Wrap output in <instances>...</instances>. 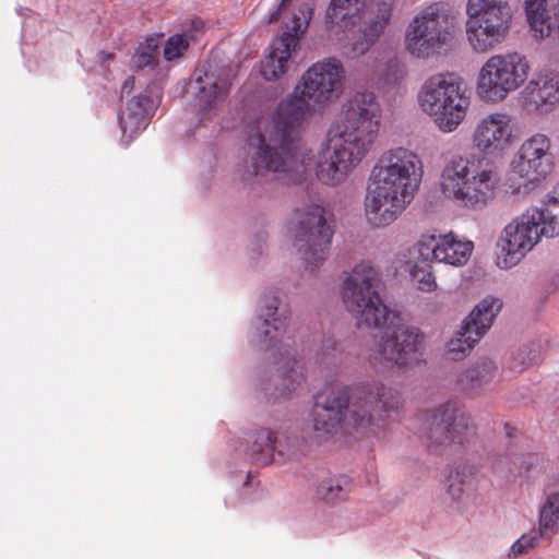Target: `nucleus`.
<instances>
[{
	"instance_id": "obj_11",
	"label": "nucleus",
	"mask_w": 559,
	"mask_h": 559,
	"mask_svg": "<svg viewBox=\"0 0 559 559\" xmlns=\"http://www.w3.org/2000/svg\"><path fill=\"white\" fill-rule=\"evenodd\" d=\"M530 70L528 61L522 53L491 56L478 73L477 94L486 102H501L527 80Z\"/></svg>"
},
{
	"instance_id": "obj_14",
	"label": "nucleus",
	"mask_w": 559,
	"mask_h": 559,
	"mask_svg": "<svg viewBox=\"0 0 559 559\" xmlns=\"http://www.w3.org/2000/svg\"><path fill=\"white\" fill-rule=\"evenodd\" d=\"M233 74L230 68L211 63L194 70L191 79L193 106L201 119L215 116L230 94Z\"/></svg>"
},
{
	"instance_id": "obj_1",
	"label": "nucleus",
	"mask_w": 559,
	"mask_h": 559,
	"mask_svg": "<svg viewBox=\"0 0 559 559\" xmlns=\"http://www.w3.org/2000/svg\"><path fill=\"white\" fill-rule=\"evenodd\" d=\"M343 81L344 68L336 58L318 61L302 74L293 94L278 104L263 129L249 138L254 152L245 175L247 182L258 183L269 174L286 185L305 178L312 158L300 142L298 127L307 116L338 97Z\"/></svg>"
},
{
	"instance_id": "obj_3",
	"label": "nucleus",
	"mask_w": 559,
	"mask_h": 559,
	"mask_svg": "<svg viewBox=\"0 0 559 559\" xmlns=\"http://www.w3.org/2000/svg\"><path fill=\"white\" fill-rule=\"evenodd\" d=\"M381 108L372 93H356L343 106V117L328 133V147L317 163V177L328 186L343 182L364 159L378 136Z\"/></svg>"
},
{
	"instance_id": "obj_43",
	"label": "nucleus",
	"mask_w": 559,
	"mask_h": 559,
	"mask_svg": "<svg viewBox=\"0 0 559 559\" xmlns=\"http://www.w3.org/2000/svg\"><path fill=\"white\" fill-rule=\"evenodd\" d=\"M133 78H129L128 80H126V82L123 83V86H122V92H130L131 88L133 87Z\"/></svg>"
},
{
	"instance_id": "obj_38",
	"label": "nucleus",
	"mask_w": 559,
	"mask_h": 559,
	"mask_svg": "<svg viewBox=\"0 0 559 559\" xmlns=\"http://www.w3.org/2000/svg\"><path fill=\"white\" fill-rule=\"evenodd\" d=\"M545 204L548 206V214L554 215L557 221L552 222L555 228L559 229V182L546 195Z\"/></svg>"
},
{
	"instance_id": "obj_6",
	"label": "nucleus",
	"mask_w": 559,
	"mask_h": 559,
	"mask_svg": "<svg viewBox=\"0 0 559 559\" xmlns=\"http://www.w3.org/2000/svg\"><path fill=\"white\" fill-rule=\"evenodd\" d=\"M499 178L492 169H479L466 157L451 158L442 169L440 187L445 198L460 206L479 211L496 197Z\"/></svg>"
},
{
	"instance_id": "obj_23",
	"label": "nucleus",
	"mask_w": 559,
	"mask_h": 559,
	"mask_svg": "<svg viewBox=\"0 0 559 559\" xmlns=\"http://www.w3.org/2000/svg\"><path fill=\"white\" fill-rule=\"evenodd\" d=\"M248 442L246 455L252 464L258 466L270 464L274 460L275 453L283 460L294 455L290 448L285 449L270 429L254 431L249 436Z\"/></svg>"
},
{
	"instance_id": "obj_7",
	"label": "nucleus",
	"mask_w": 559,
	"mask_h": 559,
	"mask_svg": "<svg viewBox=\"0 0 559 559\" xmlns=\"http://www.w3.org/2000/svg\"><path fill=\"white\" fill-rule=\"evenodd\" d=\"M417 102L438 129L445 133L459 128L471 105L462 80L449 72L430 75L420 86Z\"/></svg>"
},
{
	"instance_id": "obj_20",
	"label": "nucleus",
	"mask_w": 559,
	"mask_h": 559,
	"mask_svg": "<svg viewBox=\"0 0 559 559\" xmlns=\"http://www.w3.org/2000/svg\"><path fill=\"white\" fill-rule=\"evenodd\" d=\"M394 0H371L360 12L358 38L352 45L354 56L366 53L389 25Z\"/></svg>"
},
{
	"instance_id": "obj_16",
	"label": "nucleus",
	"mask_w": 559,
	"mask_h": 559,
	"mask_svg": "<svg viewBox=\"0 0 559 559\" xmlns=\"http://www.w3.org/2000/svg\"><path fill=\"white\" fill-rule=\"evenodd\" d=\"M311 15L312 9L300 8L299 14H293L286 23L289 31L271 43L269 52L261 62V74L266 81L277 80L286 73L292 51L297 47L299 36L307 29Z\"/></svg>"
},
{
	"instance_id": "obj_12",
	"label": "nucleus",
	"mask_w": 559,
	"mask_h": 559,
	"mask_svg": "<svg viewBox=\"0 0 559 559\" xmlns=\"http://www.w3.org/2000/svg\"><path fill=\"white\" fill-rule=\"evenodd\" d=\"M294 233V246L306 267L313 271L326 259L333 236L324 207L312 203L297 209Z\"/></svg>"
},
{
	"instance_id": "obj_19",
	"label": "nucleus",
	"mask_w": 559,
	"mask_h": 559,
	"mask_svg": "<svg viewBox=\"0 0 559 559\" xmlns=\"http://www.w3.org/2000/svg\"><path fill=\"white\" fill-rule=\"evenodd\" d=\"M424 262H438L452 266L466 264L474 249L469 240L460 239L452 231L445 235L421 234L416 243Z\"/></svg>"
},
{
	"instance_id": "obj_17",
	"label": "nucleus",
	"mask_w": 559,
	"mask_h": 559,
	"mask_svg": "<svg viewBox=\"0 0 559 559\" xmlns=\"http://www.w3.org/2000/svg\"><path fill=\"white\" fill-rule=\"evenodd\" d=\"M502 307L498 298L486 297L463 321L460 331L447 345L452 360L463 359L491 326L495 317Z\"/></svg>"
},
{
	"instance_id": "obj_22",
	"label": "nucleus",
	"mask_w": 559,
	"mask_h": 559,
	"mask_svg": "<svg viewBox=\"0 0 559 559\" xmlns=\"http://www.w3.org/2000/svg\"><path fill=\"white\" fill-rule=\"evenodd\" d=\"M524 10L535 38L559 40V12L547 0H525Z\"/></svg>"
},
{
	"instance_id": "obj_34",
	"label": "nucleus",
	"mask_w": 559,
	"mask_h": 559,
	"mask_svg": "<svg viewBox=\"0 0 559 559\" xmlns=\"http://www.w3.org/2000/svg\"><path fill=\"white\" fill-rule=\"evenodd\" d=\"M448 495L453 501H460L467 484L465 479V469H455L448 477Z\"/></svg>"
},
{
	"instance_id": "obj_8",
	"label": "nucleus",
	"mask_w": 559,
	"mask_h": 559,
	"mask_svg": "<svg viewBox=\"0 0 559 559\" xmlns=\"http://www.w3.org/2000/svg\"><path fill=\"white\" fill-rule=\"evenodd\" d=\"M466 13V37L475 52H489L509 36L513 13L507 0H467Z\"/></svg>"
},
{
	"instance_id": "obj_26",
	"label": "nucleus",
	"mask_w": 559,
	"mask_h": 559,
	"mask_svg": "<svg viewBox=\"0 0 559 559\" xmlns=\"http://www.w3.org/2000/svg\"><path fill=\"white\" fill-rule=\"evenodd\" d=\"M495 372L496 366L493 361L485 359L464 370L460 374L457 382L464 390L477 389L490 382L495 377Z\"/></svg>"
},
{
	"instance_id": "obj_24",
	"label": "nucleus",
	"mask_w": 559,
	"mask_h": 559,
	"mask_svg": "<svg viewBox=\"0 0 559 559\" xmlns=\"http://www.w3.org/2000/svg\"><path fill=\"white\" fill-rule=\"evenodd\" d=\"M362 0H331L324 16L328 28L347 31L354 27L362 10Z\"/></svg>"
},
{
	"instance_id": "obj_27",
	"label": "nucleus",
	"mask_w": 559,
	"mask_h": 559,
	"mask_svg": "<svg viewBox=\"0 0 559 559\" xmlns=\"http://www.w3.org/2000/svg\"><path fill=\"white\" fill-rule=\"evenodd\" d=\"M559 525V492L547 496L539 509V537H548L558 531Z\"/></svg>"
},
{
	"instance_id": "obj_28",
	"label": "nucleus",
	"mask_w": 559,
	"mask_h": 559,
	"mask_svg": "<svg viewBox=\"0 0 559 559\" xmlns=\"http://www.w3.org/2000/svg\"><path fill=\"white\" fill-rule=\"evenodd\" d=\"M159 41L157 38L148 37L138 47L132 62L135 68L143 69L146 67L154 68L158 61Z\"/></svg>"
},
{
	"instance_id": "obj_41",
	"label": "nucleus",
	"mask_w": 559,
	"mask_h": 559,
	"mask_svg": "<svg viewBox=\"0 0 559 559\" xmlns=\"http://www.w3.org/2000/svg\"><path fill=\"white\" fill-rule=\"evenodd\" d=\"M115 59V55L112 52H108L105 50H102L98 52V60L102 63V66H107L109 62H111Z\"/></svg>"
},
{
	"instance_id": "obj_37",
	"label": "nucleus",
	"mask_w": 559,
	"mask_h": 559,
	"mask_svg": "<svg viewBox=\"0 0 559 559\" xmlns=\"http://www.w3.org/2000/svg\"><path fill=\"white\" fill-rule=\"evenodd\" d=\"M342 354V350L337 344V342L332 338V337H328L325 340H323L322 344H321V347H320V350L318 352V359L321 361V362H328V361H333L335 360L337 357H340Z\"/></svg>"
},
{
	"instance_id": "obj_4",
	"label": "nucleus",
	"mask_w": 559,
	"mask_h": 559,
	"mask_svg": "<svg viewBox=\"0 0 559 559\" xmlns=\"http://www.w3.org/2000/svg\"><path fill=\"white\" fill-rule=\"evenodd\" d=\"M400 406V393L377 380L361 381L352 388L329 386L316 395L313 429L332 435L342 425L368 427L385 420Z\"/></svg>"
},
{
	"instance_id": "obj_5",
	"label": "nucleus",
	"mask_w": 559,
	"mask_h": 559,
	"mask_svg": "<svg viewBox=\"0 0 559 559\" xmlns=\"http://www.w3.org/2000/svg\"><path fill=\"white\" fill-rule=\"evenodd\" d=\"M424 176L420 157L405 147L381 154L369 175L365 217L374 228L394 223L414 200Z\"/></svg>"
},
{
	"instance_id": "obj_32",
	"label": "nucleus",
	"mask_w": 559,
	"mask_h": 559,
	"mask_svg": "<svg viewBox=\"0 0 559 559\" xmlns=\"http://www.w3.org/2000/svg\"><path fill=\"white\" fill-rule=\"evenodd\" d=\"M343 486L340 479L328 478L322 480L317 488L318 498L326 502H335L343 498Z\"/></svg>"
},
{
	"instance_id": "obj_9",
	"label": "nucleus",
	"mask_w": 559,
	"mask_h": 559,
	"mask_svg": "<svg viewBox=\"0 0 559 559\" xmlns=\"http://www.w3.org/2000/svg\"><path fill=\"white\" fill-rule=\"evenodd\" d=\"M453 39L450 15L441 3H432L411 21L405 31L406 51L417 59H429L445 50Z\"/></svg>"
},
{
	"instance_id": "obj_29",
	"label": "nucleus",
	"mask_w": 559,
	"mask_h": 559,
	"mask_svg": "<svg viewBox=\"0 0 559 559\" xmlns=\"http://www.w3.org/2000/svg\"><path fill=\"white\" fill-rule=\"evenodd\" d=\"M407 75V68L404 61L397 57L389 59L380 73V81L384 85H399Z\"/></svg>"
},
{
	"instance_id": "obj_21",
	"label": "nucleus",
	"mask_w": 559,
	"mask_h": 559,
	"mask_svg": "<svg viewBox=\"0 0 559 559\" xmlns=\"http://www.w3.org/2000/svg\"><path fill=\"white\" fill-rule=\"evenodd\" d=\"M527 111L548 114L559 104V74L552 71L537 74L523 91Z\"/></svg>"
},
{
	"instance_id": "obj_31",
	"label": "nucleus",
	"mask_w": 559,
	"mask_h": 559,
	"mask_svg": "<svg viewBox=\"0 0 559 559\" xmlns=\"http://www.w3.org/2000/svg\"><path fill=\"white\" fill-rule=\"evenodd\" d=\"M287 361L283 366L284 370V381H289V384L285 388V392L283 394H288L289 392L294 391L296 386L301 384V381L304 380V374L301 372V366L299 362L295 359V357H289V354H287Z\"/></svg>"
},
{
	"instance_id": "obj_39",
	"label": "nucleus",
	"mask_w": 559,
	"mask_h": 559,
	"mask_svg": "<svg viewBox=\"0 0 559 559\" xmlns=\"http://www.w3.org/2000/svg\"><path fill=\"white\" fill-rule=\"evenodd\" d=\"M530 353L531 352H528L526 347L521 348L518 355L511 360L510 369L520 372L533 364L535 361V356L532 358L528 357Z\"/></svg>"
},
{
	"instance_id": "obj_15",
	"label": "nucleus",
	"mask_w": 559,
	"mask_h": 559,
	"mask_svg": "<svg viewBox=\"0 0 559 559\" xmlns=\"http://www.w3.org/2000/svg\"><path fill=\"white\" fill-rule=\"evenodd\" d=\"M551 146L550 138L540 132L525 139L511 160V174L531 183L545 179L555 165Z\"/></svg>"
},
{
	"instance_id": "obj_18",
	"label": "nucleus",
	"mask_w": 559,
	"mask_h": 559,
	"mask_svg": "<svg viewBox=\"0 0 559 559\" xmlns=\"http://www.w3.org/2000/svg\"><path fill=\"white\" fill-rule=\"evenodd\" d=\"M513 143L512 118L496 111L483 117L472 133L473 147L485 156H501Z\"/></svg>"
},
{
	"instance_id": "obj_2",
	"label": "nucleus",
	"mask_w": 559,
	"mask_h": 559,
	"mask_svg": "<svg viewBox=\"0 0 559 559\" xmlns=\"http://www.w3.org/2000/svg\"><path fill=\"white\" fill-rule=\"evenodd\" d=\"M380 272L369 261L357 263L343 281L342 301L358 325L384 330L377 349L370 354L373 366L406 368L420 360L424 335L388 308L379 295Z\"/></svg>"
},
{
	"instance_id": "obj_10",
	"label": "nucleus",
	"mask_w": 559,
	"mask_h": 559,
	"mask_svg": "<svg viewBox=\"0 0 559 559\" xmlns=\"http://www.w3.org/2000/svg\"><path fill=\"white\" fill-rule=\"evenodd\" d=\"M557 221L548 214V206L543 202L542 207H531L521 216L513 219L504 228L501 250L504 254L498 265L503 269L518 264L540 240L542 236L559 235L552 222Z\"/></svg>"
},
{
	"instance_id": "obj_33",
	"label": "nucleus",
	"mask_w": 559,
	"mask_h": 559,
	"mask_svg": "<svg viewBox=\"0 0 559 559\" xmlns=\"http://www.w3.org/2000/svg\"><path fill=\"white\" fill-rule=\"evenodd\" d=\"M189 43L185 35L177 34L170 36L164 47V57L167 61L175 60L180 57L188 48Z\"/></svg>"
},
{
	"instance_id": "obj_42",
	"label": "nucleus",
	"mask_w": 559,
	"mask_h": 559,
	"mask_svg": "<svg viewBox=\"0 0 559 559\" xmlns=\"http://www.w3.org/2000/svg\"><path fill=\"white\" fill-rule=\"evenodd\" d=\"M119 124H120V128L122 129V131L124 133L127 131V124H128V121H127L124 112H121L119 115Z\"/></svg>"
},
{
	"instance_id": "obj_13",
	"label": "nucleus",
	"mask_w": 559,
	"mask_h": 559,
	"mask_svg": "<svg viewBox=\"0 0 559 559\" xmlns=\"http://www.w3.org/2000/svg\"><path fill=\"white\" fill-rule=\"evenodd\" d=\"M469 420L459 401L450 400L440 404L426 418V447L429 451L437 452L451 443H463L471 430Z\"/></svg>"
},
{
	"instance_id": "obj_25",
	"label": "nucleus",
	"mask_w": 559,
	"mask_h": 559,
	"mask_svg": "<svg viewBox=\"0 0 559 559\" xmlns=\"http://www.w3.org/2000/svg\"><path fill=\"white\" fill-rule=\"evenodd\" d=\"M264 310L261 309L260 319L262 321L263 332L260 334V342L265 349L272 347V342L277 338L284 330V320L277 318L278 299L277 297H265Z\"/></svg>"
},
{
	"instance_id": "obj_40",
	"label": "nucleus",
	"mask_w": 559,
	"mask_h": 559,
	"mask_svg": "<svg viewBox=\"0 0 559 559\" xmlns=\"http://www.w3.org/2000/svg\"><path fill=\"white\" fill-rule=\"evenodd\" d=\"M290 2H292V0H282L278 4V8L274 12L271 13L270 22L278 20L282 10L285 9Z\"/></svg>"
},
{
	"instance_id": "obj_36",
	"label": "nucleus",
	"mask_w": 559,
	"mask_h": 559,
	"mask_svg": "<svg viewBox=\"0 0 559 559\" xmlns=\"http://www.w3.org/2000/svg\"><path fill=\"white\" fill-rule=\"evenodd\" d=\"M152 104V99L146 95H140L134 97L128 103L129 117L144 118L148 114V108Z\"/></svg>"
},
{
	"instance_id": "obj_30",
	"label": "nucleus",
	"mask_w": 559,
	"mask_h": 559,
	"mask_svg": "<svg viewBox=\"0 0 559 559\" xmlns=\"http://www.w3.org/2000/svg\"><path fill=\"white\" fill-rule=\"evenodd\" d=\"M430 263L425 262L424 266L415 263L409 270L412 281L423 292H432L437 288L436 277Z\"/></svg>"
},
{
	"instance_id": "obj_35",
	"label": "nucleus",
	"mask_w": 559,
	"mask_h": 559,
	"mask_svg": "<svg viewBox=\"0 0 559 559\" xmlns=\"http://www.w3.org/2000/svg\"><path fill=\"white\" fill-rule=\"evenodd\" d=\"M538 538L539 532L536 531H532L530 534H523L511 546L510 556L515 558L523 554H526L530 549L535 547Z\"/></svg>"
}]
</instances>
